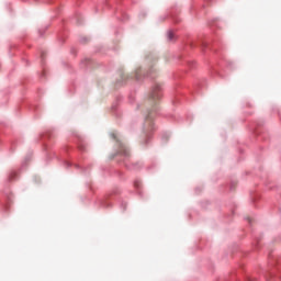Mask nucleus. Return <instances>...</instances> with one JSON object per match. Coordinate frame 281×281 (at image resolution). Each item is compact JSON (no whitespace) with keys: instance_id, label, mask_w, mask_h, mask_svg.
I'll return each mask as SVG.
<instances>
[{"instance_id":"1","label":"nucleus","mask_w":281,"mask_h":281,"mask_svg":"<svg viewBox=\"0 0 281 281\" xmlns=\"http://www.w3.org/2000/svg\"><path fill=\"white\" fill-rule=\"evenodd\" d=\"M160 99H161V86L156 85L153 87L149 93V97L146 101V105L153 106V109H155V106H157V102H159Z\"/></svg>"},{"instance_id":"2","label":"nucleus","mask_w":281,"mask_h":281,"mask_svg":"<svg viewBox=\"0 0 281 281\" xmlns=\"http://www.w3.org/2000/svg\"><path fill=\"white\" fill-rule=\"evenodd\" d=\"M120 153H121V155H125V157H128V155H130L128 149H126L124 147V145L121 146Z\"/></svg>"},{"instance_id":"3","label":"nucleus","mask_w":281,"mask_h":281,"mask_svg":"<svg viewBox=\"0 0 281 281\" xmlns=\"http://www.w3.org/2000/svg\"><path fill=\"white\" fill-rule=\"evenodd\" d=\"M168 38H169V41H172L175 38V33L169 32L168 33Z\"/></svg>"},{"instance_id":"4","label":"nucleus","mask_w":281,"mask_h":281,"mask_svg":"<svg viewBox=\"0 0 281 281\" xmlns=\"http://www.w3.org/2000/svg\"><path fill=\"white\" fill-rule=\"evenodd\" d=\"M113 139H117V136L115 135V133L111 134Z\"/></svg>"},{"instance_id":"5","label":"nucleus","mask_w":281,"mask_h":281,"mask_svg":"<svg viewBox=\"0 0 281 281\" xmlns=\"http://www.w3.org/2000/svg\"><path fill=\"white\" fill-rule=\"evenodd\" d=\"M146 122H149V123H150V116H147V117H146Z\"/></svg>"}]
</instances>
